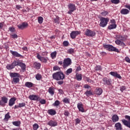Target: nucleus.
<instances>
[{
    "mask_svg": "<svg viewBox=\"0 0 130 130\" xmlns=\"http://www.w3.org/2000/svg\"><path fill=\"white\" fill-rule=\"evenodd\" d=\"M53 79L56 81H62L65 78L64 74L61 72H57L54 73L52 75Z\"/></svg>",
    "mask_w": 130,
    "mask_h": 130,
    "instance_id": "f257e3e1",
    "label": "nucleus"
},
{
    "mask_svg": "<svg viewBox=\"0 0 130 130\" xmlns=\"http://www.w3.org/2000/svg\"><path fill=\"white\" fill-rule=\"evenodd\" d=\"M100 26L104 28V27H106L107 23L109 22V19L108 18L102 17L100 19Z\"/></svg>",
    "mask_w": 130,
    "mask_h": 130,
    "instance_id": "f03ea898",
    "label": "nucleus"
},
{
    "mask_svg": "<svg viewBox=\"0 0 130 130\" xmlns=\"http://www.w3.org/2000/svg\"><path fill=\"white\" fill-rule=\"evenodd\" d=\"M125 118L128 121L125 119H122L121 121L124 125H125V126L130 128V116L125 115Z\"/></svg>",
    "mask_w": 130,
    "mask_h": 130,
    "instance_id": "7ed1b4c3",
    "label": "nucleus"
},
{
    "mask_svg": "<svg viewBox=\"0 0 130 130\" xmlns=\"http://www.w3.org/2000/svg\"><path fill=\"white\" fill-rule=\"evenodd\" d=\"M104 47L106 48L109 51H115V52H118L119 51L118 49L111 45H104Z\"/></svg>",
    "mask_w": 130,
    "mask_h": 130,
    "instance_id": "20e7f679",
    "label": "nucleus"
},
{
    "mask_svg": "<svg viewBox=\"0 0 130 130\" xmlns=\"http://www.w3.org/2000/svg\"><path fill=\"white\" fill-rule=\"evenodd\" d=\"M68 8L69 9V11L68 12V14H69V15H72L73 12H75L76 10V5L74 4H69L68 6Z\"/></svg>",
    "mask_w": 130,
    "mask_h": 130,
    "instance_id": "39448f33",
    "label": "nucleus"
},
{
    "mask_svg": "<svg viewBox=\"0 0 130 130\" xmlns=\"http://www.w3.org/2000/svg\"><path fill=\"white\" fill-rule=\"evenodd\" d=\"M85 35L88 37H94L96 35V32L89 29H86L85 31Z\"/></svg>",
    "mask_w": 130,
    "mask_h": 130,
    "instance_id": "423d86ee",
    "label": "nucleus"
},
{
    "mask_svg": "<svg viewBox=\"0 0 130 130\" xmlns=\"http://www.w3.org/2000/svg\"><path fill=\"white\" fill-rule=\"evenodd\" d=\"M72 63V60L70 58H67L64 59L63 62V68H67L69 67Z\"/></svg>",
    "mask_w": 130,
    "mask_h": 130,
    "instance_id": "0eeeda50",
    "label": "nucleus"
},
{
    "mask_svg": "<svg viewBox=\"0 0 130 130\" xmlns=\"http://www.w3.org/2000/svg\"><path fill=\"white\" fill-rule=\"evenodd\" d=\"M17 61L14 60L11 64H8L6 68L7 70H13L15 68V67H17Z\"/></svg>",
    "mask_w": 130,
    "mask_h": 130,
    "instance_id": "6e6552de",
    "label": "nucleus"
},
{
    "mask_svg": "<svg viewBox=\"0 0 130 130\" xmlns=\"http://www.w3.org/2000/svg\"><path fill=\"white\" fill-rule=\"evenodd\" d=\"M28 98L30 100H32L34 101H40V97H39V96L34 94L29 95Z\"/></svg>",
    "mask_w": 130,
    "mask_h": 130,
    "instance_id": "1a4fd4ad",
    "label": "nucleus"
},
{
    "mask_svg": "<svg viewBox=\"0 0 130 130\" xmlns=\"http://www.w3.org/2000/svg\"><path fill=\"white\" fill-rule=\"evenodd\" d=\"M10 53H11V54H12L13 56H15V57H20V58H24V56L20 54L17 51L10 50Z\"/></svg>",
    "mask_w": 130,
    "mask_h": 130,
    "instance_id": "9d476101",
    "label": "nucleus"
},
{
    "mask_svg": "<svg viewBox=\"0 0 130 130\" xmlns=\"http://www.w3.org/2000/svg\"><path fill=\"white\" fill-rule=\"evenodd\" d=\"M81 34V31H73L70 34V36L72 39H75L78 35H80Z\"/></svg>",
    "mask_w": 130,
    "mask_h": 130,
    "instance_id": "9b49d317",
    "label": "nucleus"
},
{
    "mask_svg": "<svg viewBox=\"0 0 130 130\" xmlns=\"http://www.w3.org/2000/svg\"><path fill=\"white\" fill-rule=\"evenodd\" d=\"M17 27L18 29H19L20 30H23L25 28H27V27H28V23L23 22L21 24L17 25Z\"/></svg>",
    "mask_w": 130,
    "mask_h": 130,
    "instance_id": "f8f14e48",
    "label": "nucleus"
},
{
    "mask_svg": "<svg viewBox=\"0 0 130 130\" xmlns=\"http://www.w3.org/2000/svg\"><path fill=\"white\" fill-rule=\"evenodd\" d=\"M6 103H8V98L6 96H3L2 98V100L0 101V105L4 106V105H5V104Z\"/></svg>",
    "mask_w": 130,
    "mask_h": 130,
    "instance_id": "ddd939ff",
    "label": "nucleus"
},
{
    "mask_svg": "<svg viewBox=\"0 0 130 130\" xmlns=\"http://www.w3.org/2000/svg\"><path fill=\"white\" fill-rule=\"evenodd\" d=\"M110 75H111V76H112L113 77H115V78H117L118 79H121V76H120V75L117 73V72H111L110 73Z\"/></svg>",
    "mask_w": 130,
    "mask_h": 130,
    "instance_id": "4468645a",
    "label": "nucleus"
},
{
    "mask_svg": "<svg viewBox=\"0 0 130 130\" xmlns=\"http://www.w3.org/2000/svg\"><path fill=\"white\" fill-rule=\"evenodd\" d=\"M17 66H19V67H20V68H21V70H26V64H25V63L20 61H17Z\"/></svg>",
    "mask_w": 130,
    "mask_h": 130,
    "instance_id": "2eb2a0df",
    "label": "nucleus"
},
{
    "mask_svg": "<svg viewBox=\"0 0 130 130\" xmlns=\"http://www.w3.org/2000/svg\"><path fill=\"white\" fill-rule=\"evenodd\" d=\"M37 58H38V59H39L40 61H42V62H47V59L42 57L39 54H37Z\"/></svg>",
    "mask_w": 130,
    "mask_h": 130,
    "instance_id": "dca6fc26",
    "label": "nucleus"
},
{
    "mask_svg": "<svg viewBox=\"0 0 130 130\" xmlns=\"http://www.w3.org/2000/svg\"><path fill=\"white\" fill-rule=\"evenodd\" d=\"M47 124L48 125H50V126H56V125H57V122L53 120H50L49 121Z\"/></svg>",
    "mask_w": 130,
    "mask_h": 130,
    "instance_id": "f3484780",
    "label": "nucleus"
},
{
    "mask_svg": "<svg viewBox=\"0 0 130 130\" xmlns=\"http://www.w3.org/2000/svg\"><path fill=\"white\" fill-rule=\"evenodd\" d=\"M115 127L116 130H122V126L120 122L116 123L115 124Z\"/></svg>",
    "mask_w": 130,
    "mask_h": 130,
    "instance_id": "a211bd4d",
    "label": "nucleus"
},
{
    "mask_svg": "<svg viewBox=\"0 0 130 130\" xmlns=\"http://www.w3.org/2000/svg\"><path fill=\"white\" fill-rule=\"evenodd\" d=\"M16 100H17V99L15 98H12L9 100V106H13V105H14V104H15V102Z\"/></svg>",
    "mask_w": 130,
    "mask_h": 130,
    "instance_id": "6ab92c4d",
    "label": "nucleus"
},
{
    "mask_svg": "<svg viewBox=\"0 0 130 130\" xmlns=\"http://www.w3.org/2000/svg\"><path fill=\"white\" fill-rule=\"evenodd\" d=\"M112 120L113 122H116L117 121H118V120H119V117H118V116H117V115L115 114L112 117Z\"/></svg>",
    "mask_w": 130,
    "mask_h": 130,
    "instance_id": "aec40b11",
    "label": "nucleus"
},
{
    "mask_svg": "<svg viewBox=\"0 0 130 130\" xmlns=\"http://www.w3.org/2000/svg\"><path fill=\"white\" fill-rule=\"evenodd\" d=\"M103 92V90H102V89L101 88L98 87L95 90V93L96 94V95H101Z\"/></svg>",
    "mask_w": 130,
    "mask_h": 130,
    "instance_id": "412c9836",
    "label": "nucleus"
},
{
    "mask_svg": "<svg viewBox=\"0 0 130 130\" xmlns=\"http://www.w3.org/2000/svg\"><path fill=\"white\" fill-rule=\"evenodd\" d=\"M77 107L81 112H85V110L84 108H83V104L80 103L78 104Z\"/></svg>",
    "mask_w": 130,
    "mask_h": 130,
    "instance_id": "4be33fe9",
    "label": "nucleus"
},
{
    "mask_svg": "<svg viewBox=\"0 0 130 130\" xmlns=\"http://www.w3.org/2000/svg\"><path fill=\"white\" fill-rule=\"evenodd\" d=\"M115 42L117 45H120V46H125V44L120 40H117Z\"/></svg>",
    "mask_w": 130,
    "mask_h": 130,
    "instance_id": "5701e85b",
    "label": "nucleus"
},
{
    "mask_svg": "<svg viewBox=\"0 0 130 130\" xmlns=\"http://www.w3.org/2000/svg\"><path fill=\"white\" fill-rule=\"evenodd\" d=\"M120 13L122 15H127L129 13V11L126 9H123L121 10Z\"/></svg>",
    "mask_w": 130,
    "mask_h": 130,
    "instance_id": "b1692460",
    "label": "nucleus"
},
{
    "mask_svg": "<svg viewBox=\"0 0 130 130\" xmlns=\"http://www.w3.org/2000/svg\"><path fill=\"white\" fill-rule=\"evenodd\" d=\"M48 92L51 96H53V95H54V88L52 87H49Z\"/></svg>",
    "mask_w": 130,
    "mask_h": 130,
    "instance_id": "393cba45",
    "label": "nucleus"
},
{
    "mask_svg": "<svg viewBox=\"0 0 130 130\" xmlns=\"http://www.w3.org/2000/svg\"><path fill=\"white\" fill-rule=\"evenodd\" d=\"M48 113L50 114V115H55V114H56V112L54 110L50 109L48 110Z\"/></svg>",
    "mask_w": 130,
    "mask_h": 130,
    "instance_id": "a878e982",
    "label": "nucleus"
},
{
    "mask_svg": "<svg viewBox=\"0 0 130 130\" xmlns=\"http://www.w3.org/2000/svg\"><path fill=\"white\" fill-rule=\"evenodd\" d=\"M34 66L37 70H39L40 69V67H41V64L39 62H35L34 63Z\"/></svg>",
    "mask_w": 130,
    "mask_h": 130,
    "instance_id": "bb28decb",
    "label": "nucleus"
},
{
    "mask_svg": "<svg viewBox=\"0 0 130 130\" xmlns=\"http://www.w3.org/2000/svg\"><path fill=\"white\" fill-rule=\"evenodd\" d=\"M25 86L27 88H32V87H33V83H32V82H26L25 84Z\"/></svg>",
    "mask_w": 130,
    "mask_h": 130,
    "instance_id": "cd10ccee",
    "label": "nucleus"
},
{
    "mask_svg": "<svg viewBox=\"0 0 130 130\" xmlns=\"http://www.w3.org/2000/svg\"><path fill=\"white\" fill-rule=\"evenodd\" d=\"M12 124L15 125V126H20L21 125V121H16L12 122Z\"/></svg>",
    "mask_w": 130,
    "mask_h": 130,
    "instance_id": "c85d7f7f",
    "label": "nucleus"
},
{
    "mask_svg": "<svg viewBox=\"0 0 130 130\" xmlns=\"http://www.w3.org/2000/svg\"><path fill=\"white\" fill-rule=\"evenodd\" d=\"M76 76L77 81H82V74L77 73Z\"/></svg>",
    "mask_w": 130,
    "mask_h": 130,
    "instance_id": "c756f323",
    "label": "nucleus"
},
{
    "mask_svg": "<svg viewBox=\"0 0 130 130\" xmlns=\"http://www.w3.org/2000/svg\"><path fill=\"white\" fill-rule=\"evenodd\" d=\"M10 76V77H11V78H16V77H19L20 76V74L17 73H11Z\"/></svg>",
    "mask_w": 130,
    "mask_h": 130,
    "instance_id": "7c9ffc66",
    "label": "nucleus"
},
{
    "mask_svg": "<svg viewBox=\"0 0 130 130\" xmlns=\"http://www.w3.org/2000/svg\"><path fill=\"white\" fill-rule=\"evenodd\" d=\"M103 81H104V85H110V81L109 80L104 78Z\"/></svg>",
    "mask_w": 130,
    "mask_h": 130,
    "instance_id": "2f4dec72",
    "label": "nucleus"
},
{
    "mask_svg": "<svg viewBox=\"0 0 130 130\" xmlns=\"http://www.w3.org/2000/svg\"><path fill=\"white\" fill-rule=\"evenodd\" d=\"M109 30H112V29H115L116 28V24H111L108 27Z\"/></svg>",
    "mask_w": 130,
    "mask_h": 130,
    "instance_id": "473e14b6",
    "label": "nucleus"
},
{
    "mask_svg": "<svg viewBox=\"0 0 130 130\" xmlns=\"http://www.w3.org/2000/svg\"><path fill=\"white\" fill-rule=\"evenodd\" d=\"M36 79L38 81H40V80L42 79V76L41 75V74H38L36 75Z\"/></svg>",
    "mask_w": 130,
    "mask_h": 130,
    "instance_id": "72a5a7b5",
    "label": "nucleus"
},
{
    "mask_svg": "<svg viewBox=\"0 0 130 130\" xmlns=\"http://www.w3.org/2000/svg\"><path fill=\"white\" fill-rule=\"evenodd\" d=\"M85 94L87 96H91V95H93V93L92 92V91L91 90H87V91H86L85 92Z\"/></svg>",
    "mask_w": 130,
    "mask_h": 130,
    "instance_id": "f704fd0d",
    "label": "nucleus"
},
{
    "mask_svg": "<svg viewBox=\"0 0 130 130\" xmlns=\"http://www.w3.org/2000/svg\"><path fill=\"white\" fill-rule=\"evenodd\" d=\"M13 81L14 83H15V84H17V83H19L20 82V79L18 77H14L13 79Z\"/></svg>",
    "mask_w": 130,
    "mask_h": 130,
    "instance_id": "c9c22d12",
    "label": "nucleus"
},
{
    "mask_svg": "<svg viewBox=\"0 0 130 130\" xmlns=\"http://www.w3.org/2000/svg\"><path fill=\"white\" fill-rule=\"evenodd\" d=\"M51 56L52 58H55L56 57V51L53 52L51 53Z\"/></svg>",
    "mask_w": 130,
    "mask_h": 130,
    "instance_id": "e433bc0d",
    "label": "nucleus"
},
{
    "mask_svg": "<svg viewBox=\"0 0 130 130\" xmlns=\"http://www.w3.org/2000/svg\"><path fill=\"white\" fill-rule=\"evenodd\" d=\"M72 72H73V69L70 68V69H68L66 71V75L67 76H69V74H71Z\"/></svg>",
    "mask_w": 130,
    "mask_h": 130,
    "instance_id": "4c0bfd02",
    "label": "nucleus"
},
{
    "mask_svg": "<svg viewBox=\"0 0 130 130\" xmlns=\"http://www.w3.org/2000/svg\"><path fill=\"white\" fill-rule=\"evenodd\" d=\"M38 22L39 24H42L43 22V17L40 16L38 17Z\"/></svg>",
    "mask_w": 130,
    "mask_h": 130,
    "instance_id": "58836bf2",
    "label": "nucleus"
},
{
    "mask_svg": "<svg viewBox=\"0 0 130 130\" xmlns=\"http://www.w3.org/2000/svg\"><path fill=\"white\" fill-rule=\"evenodd\" d=\"M117 40H120L121 41H123V39H124V37H122L121 35H119L117 37Z\"/></svg>",
    "mask_w": 130,
    "mask_h": 130,
    "instance_id": "ea45409f",
    "label": "nucleus"
},
{
    "mask_svg": "<svg viewBox=\"0 0 130 130\" xmlns=\"http://www.w3.org/2000/svg\"><path fill=\"white\" fill-rule=\"evenodd\" d=\"M111 2L112 4H115V5H117V4H119L120 3L119 0H111Z\"/></svg>",
    "mask_w": 130,
    "mask_h": 130,
    "instance_id": "a19ab883",
    "label": "nucleus"
},
{
    "mask_svg": "<svg viewBox=\"0 0 130 130\" xmlns=\"http://www.w3.org/2000/svg\"><path fill=\"white\" fill-rule=\"evenodd\" d=\"M9 118H11V116L9 114V113H8L5 115L4 119L8 120Z\"/></svg>",
    "mask_w": 130,
    "mask_h": 130,
    "instance_id": "79ce46f5",
    "label": "nucleus"
},
{
    "mask_svg": "<svg viewBox=\"0 0 130 130\" xmlns=\"http://www.w3.org/2000/svg\"><path fill=\"white\" fill-rule=\"evenodd\" d=\"M95 71H102V68L101 67V66L98 65L95 67Z\"/></svg>",
    "mask_w": 130,
    "mask_h": 130,
    "instance_id": "37998d69",
    "label": "nucleus"
},
{
    "mask_svg": "<svg viewBox=\"0 0 130 130\" xmlns=\"http://www.w3.org/2000/svg\"><path fill=\"white\" fill-rule=\"evenodd\" d=\"M63 102H64V103H67V104L70 103V99L65 98L63 100Z\"/></svg>",
    "mask_w": 130,
    "mask_h": 130,
    "instance_id": "c03bdc74",
    "label": "nucleus"
},
{
    "mask_svg": "<svg viewBox=\"0 0 130 130\" xmlns=\"http://www.w3.org/2000/svg\"><path fill=\"white\" fill-rule=\"evenodd\" d=\"M74 49L71 48L68 50L67 52L68 53H70V54H72V53H74Z\"/></svg>",
    "mask_w": 130,
    "mask_h": 130,
    "instance_id": "a18cd8bd",
    "label": "nucleus"
},
{
    "mask_svg": "<svg viewBox=\"0 0 130 130\" xmlns=\"http://www.w3.org/2000/svg\"><path fill=\"white\" fill-rule=\"evenodd\" d=\"M54 23H59V18L58 16H56L55 19H54Z\"/></svg>",
    "mask_w": 130,
    "mask_h": 130,
    "instance_id": "49530a36",
    "label": "nucleus"
},
{
    "mask_svg": "<svg viewBox=\"0 0 130 130\" xmlns=\"http://www.w3.org/2000/svg\"><path fill=\"white\" fill-rule=\"evenodd\" d=\"M18 106L20 108H21V107H25V106H26V104L24 103H19Z\"/></svg>",
    "mask_w": 130,
    "mask_h": 130,
    "instance_id": "de8ad7c7",
    "label": "nucleus"
},
{
    "mask_svg": "<svg viewBox=\"0 0 130 130\" xmlns=\"http://www.w3.org/2000/svg\"><path fill=\"white\" fill-rule=\"evenodd\" d=\"M39 126L38 124L37 123H35V124H34L33 125V128L34 130H37L38 129Z\"/></svg>",
    "mask_w": 130,
    "mask_h": 130,
    "instance_id": "09e8293b",
    "label": "nucleus"
},
{
    "mask_svg": "<svg viewBox=\"0 0 130 130\" xmlns=\"http://www.w3.org/2000/svg\"><path fill=\"white\" fill-rule=\"evenodd\" d=\"M101 14L102 15V16H104V17H105V16H106L107 15H108V12L104 11L102 12Z\"/></svg>",
    "mask_w": 130,
    "mask_h": 130,
    "instance_id": "8fccbe9b",
    "label": "nucleus"
},
{
    "mask_svg": "<svg viewBox=\"0 0 130 130\" xmlns=\"http://www.w3.org/2000/svg\"><path fill=\"white\" fill-rule=\"evenodd\" d=\"M60 104L59 101H56L55 103L53 104L54 106H58Z\"/></svg>",
    "mask_w": 130,
    "mask_h": 130,
    "instance_id": "3c124183",
    "label": "nucleus"
},
{
    "mask_svg": "<svg viewBox=\"0 0 130 130\" xmlns=\"http://www.w3.org/2000/svg\"><path fill=\"white\" fill-rule=\"evenodd\" d=\"M120 91H121V92H123V91H124V90H125V89H126V87H125V86H122L120 87Z\"/></svg>",
    "mask_w": 130,
    "mask_h": 130,
    "instance_id": "603ef678",
    "label": "nucleus"
},
{
    "mask_svg": "<svg viewBox=\"0 0 130 130\" xmlns=\"http://www.w3.org/2000/svg\"><path fill=\"white\" fill-rule=\"evenodd\" d=\"M59 70H60V68L58 66H54L53 67V71H59Z\"/></svg>",
    "mask_w": 130,
    "mask_h": 130,
    "instance_id": "864d4df0",
    "label": "nucleus"
},
{
    "mask_svg": "<svg viewBox=\"0 0 130 130\" xmlns=\"http://www.w3.org/2000/svg\"><path fill=\"white\" fill-rule=\"evenodd\" d=\"M63 44L64 46H68L69 45V42L65 41L63 42Z\"/></svg>",
    "mask_w": 130,
    "mask_h": 130,
    "instance_id": "5fc2aeb1",
    "label": "nucleus"
},
{
    "mask_svg": "<svg viewBox=\"0 0 130 130\" xmlns=\"http://www.w3.org/2000/svg\"><path fill=\"white\" fill-rule=\"evenodd\" d=\"M40 103L41 104H45L46 103V101H45V100H41L40 101Z\"/></svg>",
    "mask_w": 130,
    "mask_h": 130,
    "instance_id": "6e6d98bb",
    "label": "nucleus"
},
{
    "mask_svg": "<svg viewBox=\"0 0 130 130\" xmlns=\"http://www.w3.org/2000/svg\"><path fill=\"white\" fill-rule=\"evenodd\" d=\"M64 115H65V116H69V115H70V113L69 112V111H65L64 113Z\"/></svg>",
    "mask_w": 130,
    "mask_h": 130,
    "instance_id": "4d7b16f0",
    "label": "nucleus"
},
{
    "mask_svg": "<svg viewBox=\"0 0 130 130\" xmlns=\"http://www.w3.org/2000/svg\"><path fill=\"white\" fill-rule=\"evenodd\" d=\"M79 71H81V67L80 66H78L76 69V73H77V72H79Z\"/></svg>",
    "mask_w": 130,
    "mask_h": 130,
    "instance_id": "13d9d810",
    "label": "nucleus"
},
{
    "mask_svg": "<svg viewBox=\"0 0 130 130\" xmlns=\"http://www.w3.org/2000/svg\"><path fill=\"white\" fill-rule=\"evenodd\" d=\"M12 38H13L14 39H15V38H18V35L14 34L12 35Z\"/></svg>",
    "mask_w": 130,
    "mask_h": 130,
    "instance_id": "bf43d9fd",
    "label": "nucleus"
},
{
    "mask_svg": "<svg viewBox=\"0 0 130 130\" xmlns=\"http://www.w3.org/2000/svg\"><path fill=\"white\" fill-rule=\"evenodd\" d=\"M9 30L11 31V32H15V29L14 27H10Z\"/></svg>",
    "mask_w": 130,
    "mask_h": 130,
    "instance_id": "052dcab7",
    "label": "nucleus"
},
{
    "mask_svg": "<svg viewBox=\"0 0 130 130\" xmlns=\"http://www.w3.org/2000/svg\"><path fill=\"white\" fill-rule=\"evenodd\" d=\"M58 92L60 93V94H63V90L61 89H58Z\"/></svg>",
    "mask_w": 130,
    "mask_h": 130,
    "instance_id": "680f3d73",
    "label": "nucleus"
},
{
    "mask_svg": "<svg viewBox=\"0 0 130 130\" xmlns=\"http://www.w3.org/2000/svg\"><path fill=\"white\" fill-rule=\"evenodd\" d=\"M75 120H76V123L77 124L80 123V122H81V120L79 119L78 118L76 119Z\"/></svg>",
    "mask_w": 130,
    "mask_h": 130,
    "instance_id": "e2e57ef3",
    "label": "nucleus"
},
{
    "mask_svg": "<svg viewBox=\"0 0 130 130\" xmlns=\"http://www.w3.org/2000/svg\"><path fill=\"white\" fill-rule=\"evenodd\" d=\"M16 8L17 10H20V9H22V7H21L20 5H16Z\"/></svg>",
    "mask_w": 130,
    "mask_h": 130,
    "instance_id": "0e129e2a",
    "label": "nucleus"
},
{
    "mask_svg": "<svg viewBox=\"0 0 130 130\" xmlns=\"http://www.w3.org/2000/svg\"><path fill=\"white\" fill-rule=\"evenodd\" d=\"M84 87L85 89H89V88H90V86H89L88 84L84 85Z\"/></svg>",
    "mask_w": 130,
    "mask_h": 130,
    "instance_id": "69168bd1",
    "label": "nucleus"
},
{
    "mask_svg": "<svg viewBox=\"0 0 130 130\" xmlns=\"http://www.w3.org/2000/svg\"><path fill=\"white\" fill-rule=\"evenodd\" d=\"M58 85H62L63 84V81H60L57 82Z\"/></svg>",
    "mask_w": 130,
    "mask_h": 130,
    "instance_id": "338daca9",
    "label": "nucleus"
},
{
    "mask_svg": "<svg viewBox=\"0 0 130 130\" xmlns=\"http://www.w3.org/2000/svg\"><path fill=\"white\" fill-rule=\"evenodd\" d=\"M125 60L127 62H129L130 63V59L129 58H128V57L125 58Z\"/></svg>",
    "mask_w": 130,
    "mask_h": 130,
    "instance_id": "774afa93",
    "label": "nucleus"
}]
</instances>
